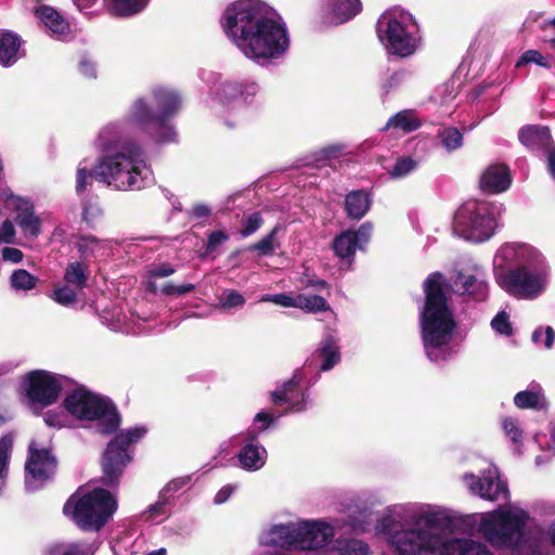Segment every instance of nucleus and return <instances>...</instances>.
Segmentation results:
<instances>
[{
	"label": "nucleus",
	"instance_id": "1",
	"mask_svg": "<svg viewBox=\"0 0 555 555\" xmlns=\"http://www.w3.org/2000/svg\"><path fill=\"white\" fill-rule=\"evenodd\" d=\"M181 107L179 93L167 87L153 90L152 103L144 99L133 102L127 117L105 125L98 133V146L103 152L96 177L118 190H141L153 182V171L143 147L133 139L142 131L155 141L166 143L176 139L168 120Z\"/></svg>",
	"mask_w": 555,
	"mask_h": 555
},
{
	"label": "nucleus",
	"instance_id": "2",
	"mask_svg": "<svg viewBox=\"0 0 555 555\" xmlns=\"http://www.w3.org/2000/svg\"><path fill=\"white\" fill-rule=\"evenodd\" d=\"M453 520L448 509L437 505L392 504L377 517L375 530L396 555H493L479 541L441 532Z\"/></svg>",
	"mask_w": 555,
	"mask_h": 555
},
{
	"label": "nucleus",
	"instance_id": "3",
	"mask_svg": "<svg viewBox=\"0 0 555 555\" xmlns=\"http://www.w3.org/2000/svg\"><path fill=\"white\" fill-rule=\"evenodd\" d=\"M222 25L245 56L257 63L280 59L289 47L285 25L270 16L258 0H241L230 5Z\"/></svg>",
	"mask_w": 555,
	"mask_h": 555
},
{
	"label": "nucleus",
	"instance_id": "4",
	"mask_svg": "<svg viewBox=\"0 0 555 555\" xmlns=\"http://www.w3.org/2000/svg\"><path fill=\"white\" fill-rule=\"evenodd\" d=\"M425 302L420 313L422 340L431 362H443L454 353L450 343L456 326L453 310L444 293L446 280L434 272L424 281Z\"/></svg>",
	"mask_w": 555,
	"mask_h": 555
},
{
	"label": "nucleus",
	"instance_id": "5",
	"mask_svg": "<svg viewBox=\"0 0 555 555\" xmlns=\"http://www.w3.org/2000/svg\"><path fill=\"white\" fill-rule=\"evenodd\" d=\"M529 518L518 506H500L480 515L478 531L493 547L512 555H545L542 541L526 534Z\"/></svg>",
	"mask_w": 555,
	"mask_h": 555
},
{
	"label": "nucleus",
	"instance_id": "6",
	"mask_svg": "<svg viewBox=\"0 0 555 555\" xmlns=\"http://www.w3.org/2000/svg\"><path fill=\"white\" fill-rule=\"evenodd\" d=\"M376 35L385 52L398 59L414 55L423 43L414 16L400 8L386 10L377 20Z\"/></svg>",
	"mask_w": 555,
	"mask_h": 555
},
{
	"label": "nucleus",
	"instance_id": "7",
	"mask_svg": "<svg viewBox=\"0 0 555 555\" xmlns=\"http://www.w3.org/2000/svg\"><path fill=\"white\" fill-rule=\"evenodd\" d=\"M117 509L116 499L104 489H79L63 507L66 516L82 530L99 531Z\"/></svg>",
	"mask_w": 555,
	"mask_h": 555
},
{
	"label": "nucleus",
	"instance_id": "8",
	"mask_svg": "<svg viewBox=\"0 0 555 555\" xmlns=\"http://www.w3.org/2000/svg\"><path fill=\"white\" fill-rule=\"evenodd\" d=\"M65 375L48 371L33 370L20 378L18 392L21 402L33 413L56 404L68 382Z\"/></svg>",
	"mask_w": 555,
	"mask_h": 555
},
{
	"label": "nucleus",
	"instance_id": "9",
	"mask_svg": "<svg viewBox=\"0 0 555 555\" xmlns=\"http://www.w3.org/2000/svg\"><path fill=\"white\" fill-rule=\"evenodd\" d=\"M499 216L500 208L494 204L468 201L456 210L453 231L466 241L481 243L493 235Z\"/></svg>",
	"mask_w": 555,
	"mask_h": 555
},
{
	"label": "nucleus",
	"instance_id": "10",
	"mask_svg": "<svg viewBox=\"0 0 555 555\" xmlns=\"http://www.w3.org/2000/svg\"><path fill=\"white\" fill-rule=\"evenodd\" d=\"M278 418H254L247 431L240 435L236 440L240 450L236 453L238 467L254 473L260 470L267 463V449L258 441L259 437L278 427Z\"/></svg>",
	"mask_w": 555,
	"mask_h": 555
},
{
	"label": "nucleus",
	"instance_id": "11",
	"mask_svg": "<svg viewBox=\"0 0 555 555\" xmlns=\"http://www.w3.org/2000/svg\"><path fill=\"white\" fill-rule=\"evenodd\" d=\"M146 428L135 426L120 433L112 440L103 456L104 483L108 487L117 483L124 468L131 462L130 444L135 443L146 434Z\"/></svg>",
	"mask_w": 555,
	"mask_h": 555
},
{
	"label": "nucleus",
	"instance_id": "12",
	"mask_svg": "<svg viewBox=\"0 0 555 555\" xmlns=\"http://www.w3.org/2000/svg\"><path fill=\"white\" fill-rule=\"evenodd\" d=\"M56 466V459L51 453L49 444H42L37 439H33L25 463L26 490L35 492L44 487L54 477Z\"/></svg>",
	"mask_w": 555,
	"mask_h": 555
},
{
	"label": "nucleus",
	"instance_id": "13",
	"mask_svg": "<svg viewBox=\"0 0 555 555\" xmlns=\"http://www.w3.org/2000/svg\"><path fill=\"white\" fill-rule=\"evenodd\" d=\"M63 405L72 416H119L116 405L108 397L82 385L66 395Z\"/></svg>",
	"mask_w": 555,
	"mask_h": 555
},
{
	"label": "nucleus",
	"instance_id": "14",
	"mask_svg": "<svg viewBox=\"0 0 555 555\" xmlns=\"http://www.w3.org/2000/svg\"><path fill=\"white\" fill-rule=\"evenodd\" d=\"M259 91L258 83L251 80L223 81L216 90L211 107L224 118L227 112L238 113L242 107L251 104Z\"/></svg>",
	"mask_w": 555,
	"mask_h": 555
},
{
	"label": "nucleus",
	"instance_id": "15",
	"mask_svg": "<svg viewBox=\"0 0 555 555\" xmlns=\"http://www.w3.org/2000/svg\"><path fill=\"white\" fill-rule=\"evenodd\" d=\"M383 503L374 491H361L346 496L339 512L346 515L345 525L354 532H366L373 521V509Z\"/></svg>",
	"mask_w": 555,
	"mask_h": 555
},
{
	"label": "nucleus",
	"instance_id": "16",
	"mask_svg": "<svg viewBox=\"0 0 555 555\" xmlns=\"http://www.w3.org/2000/svg\"><path fill=\"white\" fill-rule=\"evenodd\" d=\"M546 284V275L541 271L530 270L527 264L515 268L512 274L499 275V285L518 299L537 298L545 291Z\"/></svg>",
	"mask_w": 555,
	"mask_h": 555
},
{
	"label": "nucleus",
	"instance_id": "17",
	"mask_svg": "<svg viewBox=\"0 0 555 555\" xmlns=\"http://www.w3.org/2000/svg\"><path fill=\"white\" fill-rule=\"evenodd\" d=\"M338 519L328 521L325 518L298 519V550L301 552H319L331 548L335 542Z\"/></svg>",
	"mask_w": 555,
	"mask_h": 555
},
{
	"label": "nucleus",
	"instance_id": "18",
	"mask_svg": "<svg viewBox=\"0 0 555 555\" xmlns=\"http://www.w3.org/2000/svg\"><path fill=\"white\" fill-rule=\"evenodd\" d=\"M463 481L474 495L487 501H506L509 492L506 481L501 479L499 469L490 464L481 476L465 474Z\"/></svg>",
	"mask_w": 555,
	"mask_h": 555
},
{
	"label": "nucleus",
	"instance_id": "19",
	"mask_svg": "<svg viewBox=\"0 0 555 555\" xmlns=\"http://www.w3.org/2000/svg\"><path fill=\"white\" fill-rule=\"evenodd\" d=\"M298 520L273 522L264 528L259 537V545L286 552L298 550Z\"/></svg>",
	"mask_w": 555,
	"mask_h": 555
},
{
	"label": "nucleus",
	"instance_id": "20",
	"mask_svg": "<svg viewBox=\"0 0 555 555\" xmlns=\"http://www.w3.org/2000/svg\"><path fill=\"white\" fill-rule=\"evenodd\" d=\"M535 255V250L518 243H508L503 245L495 254L493 259V270L496 282L499 275L512 274L515 268H522L529 263Z\"/></svg>",
	"mask_w": 555,
	"mask_h": 555
},
{
	"label": "nucleus",
	"instance_id": "21",
	"mask_svg": "<svg viewBox=\"0 0 555 555\" xmlns=\"http://www.w3.org/2000/svg\"><path fill=\"white\" fill-rule=\"evenodd\" d=\"M0 198L9 208L16 211L15 222L21 228L24 236L37 237L41 231V220L35 214L30 202L14 195L10 190L0 192Z\"/></svg>",
	"mask_w": 555,
	"mask_h": 555
},
{
	"label": "nucleus",
	"instance_id": "22",
	"mask_svg": "<svg viewBox=\"0 0 555 555\" xmlns=\"http://www.w3.org/2000/svg\"><path fill=\"white\" fill-rule=\"evenodd\" d=\"M302 380V372L296 371L292 378L270 393L271 402L279 406L287 405L288 412L292 413L306 411L307 400L301 388Z\"/></svg>",
	"mask_w": 555,
	"mask_h": 555
},
{
	"label": "nucleus",
	"instance_id": "23",
	"mask_svg": "<svg viewBox=\"0 0 555 555\" xmlns=\"http://www.w3.org/2000/svg\"><path fill=\"white\" fill-rule=\"evenodd\" d=\"M372 233V224L365 222L360 225L358 231H345L333 242V248L337 257L341 259H352L358 249H362L369 242Z\"/></svg>",
	"mask_w": 555,
	"mask_h": 555
},
{
	"label": "nucleus",
	"instance_id": "24",
	"mask_svg": "<svg viewBox=\"0 0 555 555\" xmlns=\"http://www.w3.org/2000/svg\"><path fill=\"white\" fill-rule=\"evenodd\" d=\"M50 428H92L102 435L115 433L120 418H44Z\"/></svg>",
	"mask_w": 555,
	"mask_h": 555
},
{
	"label": "nucleus",
	"instance_id": "25",
	"mask_svg": "<svg viewBox=\"0 0 555 555\" xmlns=\"http://www.w3.org/2000/svg\"><path fill=\"white\" fill-rule=\"evenodd\" d=\"M511 182L509 171L504 165H490L480 178V186L488 193L504 192L509 188Z\"/></svg>",
	"mask_w": 555,
	"mask_h": 555
},
{
	"label": "nucleus",
	"instance_id": "26",
	"mask_svg": "<svg viewBox=\"0 0 555 555\" xmlns=\"http://www.w3.org/2000/svg\"><path fill=\"white\" fill-rule=\"evenodd\" d=\"M102 323L112 331L128 334H137L134 322L129 319L122 309L117 305H112L102 310L100 314Z\"/></svg>",
	"mask_w": 555,
	"mask_h": 555
},
{
	"label": "nucleus",
	"instance_id": "27",
	"mask_svg": "<svg viewBox=\"0 0 555 555\" xmlns=\"http://www.w3.org/2000/svg\"><path fill=\"white\" fill-rule=\"evenodd\" d=\"M76 247L83 259L91 257L101 258L107 256L113 248L112 240H101L93 235H80L76 241Z\"/></svg>",
	"mask_w": 555,
	"mask_h": 555
},
{
	"label": "nucleus",
	"instance_id": "28",
	"mask_svg": "<svg viewBox=\"0 0 555 555\" xmlns=\"http://www.w3.org/2000/svg\"><path fill=\"white\" fill-rule=\"evenodd\" d=\"M36 14L42 22L51 36L57 39H65L69 33V24L61 16V14L50 7H40Z\"/></svg>",
	"mask_w": 555,
	"mask_h": 555
},
{
	"label": "nucleus",
	"instance_id": "29",
	"mask_svg": "<svg viewBox=\"0 0 555 555\" xmlns=\"http://www.w3.org/2000/svg\"><path fill=\"white\" fill-rule=\"evenodd\" d=\"M514 403L520 409H532L538 412L547 408V400L540 384H530L526 390L519 391L514 397Z\"/></svg>",
	"mask_w": 555,
	"mask_h": 555
},
{
	"label": "nucleus",
	"instance_id": "30",
	"mask_svg": "<svg viewBox=\"0 0 555 555\" xmlns=\"http://www.w3.org/2000/svg\"><path fill=\"white\" fill-rule=\"evenodd\" d=\"M328 555H371V547L363 540L339 537L332 544Z\"/></svg>",
	"mask_w": 555,
	"mask_h": 555
},
{
	"label": "nucleus",
	"instance_id": "31",
	"mask_svg": "<svg viewBox=\"0 0 555 555\" xmlns=\"http://www.w3.org/2000/svg\"><path fill=\"white\" fill-rule=\"evenodd\" d=\"M20 38L10 31L0 30V65L12 66L18 59Z\"/></svg>",
	"mask_w": 555,
	"mask_h": 555
},
{
	"label": "nucleus",
	"instance_id": "32",
	"mask_svg": "<svg viewBox=\"0 0 555 555\" xmlns=\"http://www.w3.org/2000/svg\"><path fill=\"white\" fill-rule=\"evenodd\" d=\"M370 195L364 191H353L347 194L345 208L348 217L354 220L363 218L371 207Z\"/></svg>",
	"mask_w": 555,
	"mask_h": 555
},
{
	"label": "nucleus",
	"instance_id": "33",
	"mask_svg": "<svg viewBox=\"0 0 555 555\" xmlns=\"http://www.w3.org/2000/svg\"><path fill=\"white\" fill-rule=\"evenodd\" d=\"M328 10L335 23H344L361 11L360 0H328Z\"/></svg>",
	"mask_w": 555,
	"mask_h": 555
},
{
	"label": "nucleus",
	"instance_id": "34",
	"mask_svg": "<svg viewBox=\"0 0 555 555\" xmlns=\"http://www.w3.org/2000/svg\"><path fill=\"white\" fill-rule=\"evenodd\" d=\"M95 146L96 149L99 150L100 152V156L98 157L96 162H95V165H94V168L93 170L89 167V165L87 164V160H82L78 164L77 166V169H76V192L78 194H81L82 192H85V190L87 189L88 185L91 184L93 178L105 184L106 186L115 190V188L106 184L105 182L101 181L100 179H98L96 177V167H98V164H99V160L100 158H102L103 156V152L99 149L98 146V139L95 140ZM116 191H119L118 189H116Z\"/></svg>",
	"mask_w": 555,
	"mask_h": 555
},
{
	"label": "nucleus",
	"instance_id": "35",
	"mask_svg": "<svg viewBox=\"0 0 555 555\" xmlns=\"http://www.w3.org/2000/svg\"><path fill=\"white\" fill-rule=\"evenodd\" d=\"M107 10L116 16H132L142 12L150 0H104Z\"/></svg>",
	"mask_w": 555,
	"mask_h": 555
},
{
	"label": "nucleus",
	"instance_id": "36",
	"mask_svg": "<svg viewBox=\"0 0 555 555\" xmlns=\"http://www.w3.org/2000/svg\"><path fill=\"white\" fill-rule=\"evenodd\" d=\"M550 139L551 134L546 127L527 126L519 130L520 142L530 149L545 145Z\"/></svg>",
	"mask_w": 555,
	"mask_h": 555
},
{
	"label": "nucleus",
	"instance_id": "37",
	"mask_svg": "<svg viewBox=\"0 0 555 555\" xmlns=\"http://www.w3.org/2000/svg\"><path fill=\"white\" fill-rule=\"evenodd\" d=\"M13 435L8 434L0 438V496L4 494L9 478V467L12 455Z\"/></svg>",
	"mask_w": 555,
	"mask_h": 555
},
{
	"label": "nucleus",
	"instance_id": "38",
	"mask_svg": "<svg viewBox=\"0 0 555 555\" xmlns=\"http://www.w3.org/2000/svg\"><path fill=\"white\" fill-rule=\"evenodd\" d=\"M420 126L421 121L413 111H401L388 119L383 130L395 129L408 133L416 130Z\"/></svg>",
	"mask_w": 555,
	"mask_h": 555
},
{
	"label": "nucleus",
	"instance_id": "39",
	"mask_svg": "<svg viewBox=\"0 0 555 555\" xmlns=\"http://www.w3.org/2000/svg\"><path fill=\"white\" fill-rule=\"evenodd\" d=\"M454 286L457 292L480 298L486 294V284L473 274L460 273L454 281Z\"/></svg>",
	"mask_w": 555,
	"mask_h": 555
},
{
	"label": "nucleus",
	"instance_id": "40",
	"mask_svg": "<svg viewBox=\"0 0 555 555\" xmlns=\"http://www.w3.org/2000/svg\"><path fill=\"white\" fill-rule=\"evenodd\" d=\"M318 357L322 361V371H328L338 363L340 356L336 343L332 337H326L321 341Z\"/></svg>",
	"mask_w": 555,
	"mask_h": 555
},
{
	"label": "nucleus",
	"instance_id": "41",
	"mask_svg": "<svg viewBox=\"0 0 555 555\" xmlns=\"http://www.w3.org/2000/svg\"><path fill=\"white\" fill-rule=\"evenodd\" d=\"M295 308L308 313H317L330 310V305L321 295L299 294L296 296Z\"/></svg>",
	"mask_w": 555,
	"mask_h": 555
},
{
	"label": "nucleus",
	"instance_id": "42",
	"mask_svg": "<svg viewBox=\"0 0 555 555\" xmlns=\"http://www.w3.org/2000/svg\"><path fill=\"white\" fill-rule=\"evenodd\" d=\"M10 286L16 293H27L37 286L38 279L27 270H14L10 276Z\"/></svg>",
	"mask_w": 555,
	"mask_h": 555
},
{
	"label": "nucleus",
	"instance_id": "43",
	"mask_svg": "<svg viewBox=\"0 0 555 555\" xmlns=\"http://www.w3.org/2000/svg\"><path fill=\"white\" fill-rule=\"evenodd\" d=\"M502 428L506 438L514 444L515 451L519 453L525 436L519 418H504Z\"/></svg>",
	"mask_w": 555,
	"mask_h": 555
},
{
	"label": "nucleus",
	"instance_id": "44",
	"mask_svg": "<svg viewBox=\"0 0 555 555\" xmlns=\"http://www.w3.org/2000/svg\"><path fill=\"white\" fill-rule=\"evenodd\" d=\"M172 507L171 502L159 493L157 501L145 511L146 519L160 522L168 518Z\"/></svg>",
	"mask_w": 555,
	"mask_h": 555
},
{
	"label": "nucleus",
	"instance_id": "45",
	"mask_svg": "<svg viewBox=\"0 0 555 555\" xmlns=\"http://www.w3.org/2000/svg\"><path fill=\"white\" fill-rule=\"evenodd\" d=\"M438 138L440 139L442 146L448 152L456 151L463 145V134L454 127H444L439 129Z\"/></svg>",
	"mask_w": 555,
	"mask_h": 555
},
{
	"label": "nucleus",
	"instance_id": "46",
	"mask_svg": "<svg viewBox=\"0 0 555 555\" xmlns=\"http://www.w3.org/2000/svg\"><path fill=\"white\" fill-rule=\"evenodd\" d=\"M87 268L80 262H72L67 266L64 280L76 289H82L87 282Z\"/></svg>",
	"mask_w": 555,
	"mask_h": 555
},
{
	"label": "nucleus",
	"instance_id": "47",
	"mask_svg": "<svg viewBox=\"0 0 555 555\" xmlns=\"http://www.w3.org/2000/svg\"><path fill=\"white\" fill-rule=\"evenodd\" d=\"M191 482L190 476H182L177 477L168 481L163 489L159 491V493L167 498L168 501L171 502V505L175 506L177 499L179 496V492L183 489L188 488Z\"/></svg>",
	"mask_w": 555,
	"mask_h": 555
},
{
	"label": "nucleus",
	"instance_id": "48",
	"mask_svg": "<svg viewBox=\"0 0 555 555\" xmlns=\"http://www.w3.org/2000/svg\"><path fill=\"white\" fill-rule=\"evenodd\" d=\"M417 164V160L410 156L400 157L389 171V176L395 179L404 178L416 169Z\"/></svg>",
	"mask_w": 555,
	"mask_h": 555
},
{
	"label": "nucleus",
	"instance_id": "49",
	"mask_svg": "<svg viewBox=\"0 0 555 555\" xmlns=\"http://www.w3.org/2000/svg\"><path fill=\"white\" fill-rule=\"evenodd\" d=\"M219 306L222 309L230 310L241 308L245 305V297L235 289H225L218 297Z\"/></svg>",
	"mask_w": 555,
	"mask_h": 555
},
{
	"label": "nucleus",
	"instance_id": "50",
	"mask_svg": "<svg viewBox=\"0 0 555 555\" xmlns=\"http://www.w3.org/2000/svg\"><path fill=\"white\" fill-rule=\"evenodd\" d=\"M529 63H534L544 68L552 67L551 59L548 56L543 55L538 50H527L526 52H524L519 60L517 61L516 67L519 68Z\"/></svg>",
	"mask_w": 555,
	"mask_h": 555
},
{
	"label": "nucleus",
	"instance_id": "51",
	"mask_svg": "<svg viewBox=\"0 0 555 555\" xmlns=\"http://www.w3.org/2000/svg\"><path fill=\"white\" fill-rule=\"evenodd\" d=\"M278 228H274L267 236L261 238L259 242L250 245L249 250L258 251L260 256H268L274 253L278 245L275 243V234Z\"/></svg>",
	"mask_w": 555,
	"mask_h": 555
},
{
	"label": "nucleus",
	"instance_id": "52",
	"mask_svg": "<svg viewBox=\"0 0 555 555\" xmlns=\"http://www.w3.org/2000/svg\"><path fill=\"white\" fill-rule=\"evenodd\" d=\"M56 553L60 555H93V544L86 542H75L56 547Z\"/></svg>",
	"mask_w": 555,
	"mask_h": 555
},
{
	"label": "nucleus",
	"instance_id": "53",
	"mask_svg": "<svg viewBox=\"0 0 555 555\" xmlns=\"http://www.w3.org/2000/svg\"><path fill=\"white\" fill-rule=\"evenodd\" d=\"M531 338L535 345H541L546 349H551L555 339V332L551 326H540L534 330Z\"/></svg>",
	"mask_w": 555,
	"mask_h": 555
},
{
	"label": "nucleus",
	"instance_id": "54",
	"mask_svg": "<svg viewBox=\"0 0 555 555\" xmlns=\"http://www.w3.org/2000/svg\"><path fill=\"white\" fill-rule=\"evenodd\" d=\"M69 284L59 287L53 292L52 298L60 305L68 306L76 301L77 292Z\"/></svg>",
	"mask_w": 555,
	"mask_h": 555
},
{
	"label": "nucleus",
	"instance_id": "55",
	"mask_svg": "<svg viewBox=\"0 0 555 555\" xmlns=\"http://www.w3.org/2000/svg\"><path fill=\"white\" fill-rule=\"evenodd\" d=\"M491 327L494 332L501 335L511 336L513 333L509 317L505 311L499 312L491 321Z\"/></svg>",
	"mask_w": 555,
	"mask_h": 555
},
{
	"label": "nucleus",
	"instance_id": "56",
	"mask_svg": "<svg viewBox=\"0 0 555 555\" xmlns=\"http://www.w3.org/2000/svg\"><path fill=\"white\" fill-rule=\"evenodd\" d=\"M102 216V209L95 202L87 201L82 207V219L89 223H94Z\"/></svg>",
	"mask_w": 555,
	"mask_h": 555
},
{
	"label": "nucleus",
	"instance_id": "57",
	"mask_svg": "<svg viewBox=\"0 0 555 555\" xmlns=\"http://www.w3.org/2000/svg\"><path fill=\"white\" fill-rule=\"evenodd\" d=\"M259 302H273L281 307L295 308L296 297L286 294L263 295L259 298Z\"/></svg>",
	"mask_w": 555,
	"mask_h": 555
},
{
	"label": "nucleus",
	"instance_id": "58",
	"mask_svg": "<svg viewBox=\"0 0 555 555\" xmlns=\"http://www.w3.org/2000/svg\"><path fill=\"white\" fill-rule=\"evenodd\" d=\"M262 224V218L259 212H254L247 217L241 230L243 237L254 234Z\"/></svg>",
	"mask_w": 555,
	"mask_h": 555
},
{
	"label": "nucleus",
	"instance_id": "59",
	"mask_svg": "<svg viewBox=\"0 0 555 555\" xmlns=\"http://www.w3.org/2000/svg\"><path fill=\"white\" fill-rule=\"evenodd\" d=\"M542 40L555 50V17L541 25Z\"/></svg>",
	"mask_w": 555,
	"mask_h": 555
},
{
	"label": "nucleus",
	"instance_id": "60",
	"mask_svg": "<svg viewBox=\"0 0 555 555\" xmlns=\"http://www.w3.org/2000/svg\"><path fill=\"white\" fill-rule=\"evenodd\" d=\"M344 146L340 144H334L326 146L317 153V166H320L319 163L322 160L336 158L343 151Z\"/></svg>",
	"mask_w": 555,
	"mask_h": 555
},
{
	"label": "nucleus",
	"instance_id": "61",
	"mask_svg": "<svg viewBox=\"0 0 555 555\" xmlns=\"http://www.w3.org/2000/svg\"><path fill=\"white\" fill-rule=\"evenodd\" d=\"M229 240V235L223 231H216L209 234L207 242V253L214 251L218 246Z\"/></svg>",
	"mask_w": 555,
	"mask_h": 555
},
{
	"label": "nucleus",
	"instance_id": "62",
	"mask_svg": "<svg viewBox=\"0 0 555 555\" xmlns=\"http://www.w3.org/2000/svg\"><path fill=\"white\" fill-rule=\"evenodd\" d=\"M15 237V229L10 220L0 225V243H12Z\"/></svg>",
	"mask_w": 555,
	"mask_h": 555
},
{
	"label": "nucleus",
	"instance_id": "63",
	"mask_svg": "<svg viewBox=\"0 0 555 555\" xmlns=\"http://www.w3.org/2000/svg\"><path fill=\"white\" fill-rule=\"evenodd\" d=\"M175 273V269L169 264L154 266L149 270L151 279L166 278Z\"/></svg>",
	"mask_w": 555,
	"mask_h": 555
},
{
	"label": "nucleus",
	"instance_id": "64",
	"mask_svg": "<svg viewBox=\"0 0 555 555\" xmlns=\"http://www.w3.org/2000/svg\"><path fill=\"white\" fill-rule=\"evenodd\" d=\"M2 259L12 263H18L23 259V253L15 247H4L2 249Z\"/></svg>",
	"mask_w": 555,
	"mask_h": 555
}]
</instances>
